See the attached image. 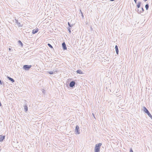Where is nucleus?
Masks as SVG:
<instances>
[{
    "label": "nucleus",
    "mask_w": 152,
    "mask_h": 152,
    "mask_svg": "<svg viewBox=\"0 0 152 152\" xmlns=\"http://www.w3.org/2000/svg\"><path fill=\"white\" fill-rule=\"evenodd\" d=\"M143 111L148 115V116L152 119V116L150 114L148 110L146 108V107L144 106L143 107Z\"/></svg>",
    "instance_id": "f03ea898"
},
{
    "label": "nucleus",
    "mask_w": 152,
    "mask_h": 152,
    "mask_svg": "<svg viewBox=\"0 0 152 152\" xmlns=\"http://www.w3.org/2000/svg\"><path fill=\"white\" fill-rule=\"evenodd\" d=\"M80 13H81V14H82V13H83V12L81 11V10H80Z\"/></svg>",
    "instance_id": "cd10ccee"
},
{
    "label": "nucleus",
    "mask_w": 152,
    "mask_h": 152,
    "mask_svg": "<svg viewBox=\"0 0 152 152\" xmlns=\"http://www.w3.org/2000/svg\"><path fill=\"white\" fill-rule=\"evenodd\" d=\"M68 25L69 26V27H72V26H73V25L72 24H71L70 23H69V22H68Z\"/></svg>",
    "instance_id": "6ab92c4d"
},
{
    "label": "nucleus",
    "mask_w": 152,
    "mask_h": 152,
    "mask_svg": "<svg viewBox=\"0 0 152 152\" xmlns=\"http://www.w3.org/2000/svg\"><path fill=\"white\" fill-rule=\"evenodd\" d=\"M48 73L50 75H53L54 74V72H53V71L49 72Z\"/></svg>",
    "instance_id": "aec40b11"
},
{
    "label": "nucleus",
    "mask_w": 152,
    "mask_h": 152,
    "mask_svg": "<svg viewBox=\"0 0 152 152\" xmlns=\"http://www.w3.org/2000/svg\"><path fill=\"white\" fill-rule=\"evenodd\" d=\"M76 72L77 73L80 74H83V72L82 71V70H80V69L77 70L76 71Z\"/></svg>",
    "instance_id": "2eb2a0df"
},
{
    "label": "nucleus",
    "mask_w": 152,
    "mask_h": 152,
    "mask_svg": "<svg viewBox=\"0 0 152 152\" xmlns=\"http://www.w3.org/2000/svg\"><path fill=\"white\" fill-rule=\"evenodd\" d=\"M134 1L135 3L136 4L137 3V0H134Z\"/></svg>",
    "instance_id": "b1692460"
},
{
    "label": "nucleus",
    "mask_w": 152,
    "mask_h": 152,
    "mask_svg": "<svg viewBox=\"0 0 152 152\" xmlns=\"http://www.w3.org/2000/svg\"><path fill=\"white\" fill-rule=\"evenodd\" d=\"M145 8L146 10H148L149 8V4H146L145 5Z\"/></svg>",
    "instance_id": "dca6fc26"
},
{
    "label": "nucleus",
    "mask_w": 152,
    "mask_h": 152,
    "mask_svg": "<svg viewBox=\"0 0 152 152\" xmlns=\"http://www.w3.org/2000/svg\"><path fill=\"white\" fill-rule=\"evenodd\" d=\"M62 46L64 50H66L67 49V47L65 42H64L62 43Z\"/></svg>",
    "instance_id": "0eeeda50"
},
{
    "label": "nucleus",
    "mask_w": 152,
    "mask_h": 152,
    "mask_svg": "<svg viewBox=\"0 0 152 152\" xmlns=\"http://www.w3.org/2000/svg\"><path fill=\"white\" fill-rule=\"evenodd\" d=\"M5 136L0 135V142L2 141L5 139Z\"/></svg>",
    "instance_id": "1a4fd4ad"
},
{
    "label": "nucleus",
    "mask_w": 152,
    "mask_h": 152,
    "mask_svg": "<svg viewBox=\"0 0 152 152\" xmlns=\"http://www.w3.org/2000/svg\"><path fill=\"white\" fill-rule=\"evenodd\" d=\"M75 133L76 134H80L79 127L78 125H76L75 129Z\"/></svg>",
    "instance_id": "39448f33"
},
{
    "label": "nucleus",
    "mask_w": 152,
    "mask_h": 152,
    "mask_svg": "<svg viewBox=\"0 0 152 152\" xmlns=\"http://www.w3.org/2000/svg\"><path fill=\"white\" fill-rule=\"evenodd\" d=\"M48 45L49 47H50V48H53V47L52 46L50 43H48L47 44Z\"/></svg>",
    "instance_id": "a211bd4d"
},
{
    "label": "nucleus",
    "mask_w": 152,
    "mask_h": 152,
    "mask_svg": "<svg viewBox=\"0 0 152 152\" xmlns=\"http://www.w3.org/2000/svg\"><path fill=\"white\" fill-rule=\"evenodd\" d=\"M141 3V2H140V1L138 2L137 3V9H138V8H140Z\"/></svg>",
    "instance_id": "4468645a"
},
{
    "label": "nucleus",
    "mask_w": 152,
    "mask_h": 152,
    "mask_svg": "<svg viewBox=\"0 0 152 152\" xmlns=\"http://www.w3.org/2000/svg\"><path fill=\"white\" fill-rule=\"evenodd\" d=\"M81 16L83 18V17H84V16H83V13H82L81 14Z\"/></svg>",
    "instance_id": "393cba45"
},
{
    "label": "nucleus",
    "mask_w": 152,
    "mask_h": 152,
    "mask_svg": "<svg viewBox=\"0 0 152 152\" xmlns=\"http://www.w3.org/2000/svg\"><path fill=\"white\" fill-rule=\"evenodd\" d=\"M115 48L116 53L117 55H118V46L117 45H116L115 46Z\"/></svg>",
    "instance_id": "9b49d317"
},
{
    "label": "nucleus",
    "mask_w": 152,
    "mask_h": 152,
    "mask_svg": "<svg viewBox=\"0 0 152 152\" xmlns=\"http://www.w3.org/2000/svg\"><path fill=\"white\" fill-rule=\"evenodd\" d=\"M31 67V65H25L23 66V69L26 70H28Z\"/></svg>",
    "instance_id": "20e7f679"
},
{
    "label": "nucleus",
    "mask_w": 152,
    "mask_h": 152,
    "mask_svg": "<svg viewBox=\"0 0 152 152\" xmlns=\"http://www.w3.org/2000/svg\"><path fill=\"white\" fill-rule=\"evenodd\" d=\"M75 82L74 81H72L70 82L69 84V86L70 87L73 88L74 87H75Z\"/></svg>",
    "instance_id": "423d86ee"
},
{
    "label": "nucleus",
    "mask_w": 152,
    "mask_h": 152,
    "mask_svg": "<svg viewBox=\"0 0 152 152\" xmlns=\"http://www.w3.org/2000/svg\"><path fill=\"white\" fill-rule=\"evenodd\" d=\"M80 13H81V14H82V13H83V12L81 11V10H80Z\"/></svg>",
    "instance_id": "bb28decb"
},
{
    "label": "nucleus",
    "mask_w": 152,
    "mask_h": 152,
    "mask_svg": "<svg viewBox=\"0 0 152 152\" xmlns=\"http://www.w3.org/2000/svg\"><path fill=\"white\" fill-rule=\"evenodd\" d=\"M7 78L8 79L11 81L12 83H13L15 81L14 80L9 77L7 76Z\"/></svg>",
    "instance_id": "f8f14e48"
},
{
    "label": "nucleus",
    "mask_w": 152,
    "mask_h": 152,
    "mask_svg": "<svg viewBox=\"0 0 152 152\" xmlns=\"http://www.w3.org/2000/svg\"><path fill=\"white\" fill-rule=\"evenodd\" d=\"M143 1H144L145 2L147 0H143Z\"/></svg>",
    "instance_id": "c85d7f7f"
},
{
    "label": "nucleus",
    "mask_w": 152,
    "mask_h": 152,
    "mask_svg": "<svg viewBox=\"0 0 152 152\" xmlns=\"http://www.w3.org/2000/svg\"><path fill=\"white\" fill-rule=\"evenodd\" d=\"M102 145V143H99L96 144L94 148V152H99L100 147Z\"/></svg>",
    "instance_id": "f257e3e1"
},
{
    "label": "nucleus",
    "mask_w": 152,
    "mask_h": 152,
    "mask_svg": "<svg viewBox=\"0 0 152 152\" xmlns=\"http://www.w3.org/2000/svg\"><path fill=\"white\" fill-rule=\"evenodd\" d=\"M18 42V43L20 44L22 47H23V44L22 43V42L20 40H19Z\"/></svg>",
    "instance_id": "f3484780"
},
{
    "label": "nucleus",
    "mask_w": 152,
    "mask_h": 152,
    "mask_svg": "<svg viewBox=\"0 0 152 152\" xmlns=\"http://www.w3.org/2000/svg\"><path fill=\"white\" fill-rule=\"evenodd\" d=\"M135 10L139 14H141V13L143 12L144 11V10L142 7L141 8H140L138 9H136Z\"/></svg>",
    "instance_id": "7ed1b4c3"
},
{
    "label": "nucleus",
    "mask_w": 152,
    "mask_h": 152,
    "mask_svg": "<svg viewBox=\"0 0 152 152\" xmlns=\"http://www.w3.org/2000/svg\"><path fill=\"white\" fill-rule=\"evenodd\" d=\"M39 31L38 28L36 29H34L32 30V33L33 34H35L37 33Z\"/></svg>",
    "instance_id": "9d476101"
},
{
    "label": "nucleus",
    "mask_w": 152,
    "mask_h": 152,
    "mask_svg": "<svg viewBox=\"0 0 152 152\" xmlns=\"http://www.w3.org/2000/svg\"><path fill=\"white\" fill-rule=\"evenodd\" d=\"M24 111L26 113H27L28 110V107L26 105L24 106Z\"/></svg>",
    "instance_id": "ddd939ff"
},
{
    "label": "nucleus",
    "mask_w": 152,
    "mask_h": 152,
    "mask_svg": "<svg viewBox=\"0 0 152 152\" xmlns=\"http://www.w3.org/2000/svg\"><path fill=\"white\" fill-rule=\"evenodd\" d=\"M53 72H54V74H55L57 72V71L56 70H53Z\"/></svg>",
    "instance_id": "412c9836"
},
{
    "label": "nucleus",
    "mask_w": 152,
    "mask_h": 152,
    "mask_svg": "<svg viewBox=\"0 0 152 152\" xmlns=\"http://www.w3.org/2000/svg\"><path fill=\"white\" fill-rule=\"evenodd\" d=\"M11 48H10V47H9V50L10 51V50H11Z\"/></svg>",
    "instance_id": "a878e982"
},
{
    "label": "nucleus",
    "mask_w": 152,
    "mask_h": 152,
    "mask_svg": "<svg viewBox=\"0 0 152 152\" xmlns=\"http://www.w3.org/2000/svg\"><path fill=\"white\" fill-rule=\"evenodd\" d=\"M130 152H133V150L132 149H131Z\"/></svg>",
    "instance_id": "5701e85b"
},
{
    "label": "nucleus",
    "mask_w": 152,
    "mask_h": 152,
    "mask_svg": "<svg viewBox=\"0 0 152 152\" xmlns=\"http://www.w3.org/2000/svg\"><path fill=\"white\" fill-rule=\"evenodd\" d=\"M14 22L15 23L17 24L19 27H21L22 26V25H21L20 24V23L18 22V20H17L16 19L15 20Z\"/></svg>",
    "instance_id": "6e6552de"
},
{
    "label": "nucleus",
    "mask_w": 152,
    "mask_h": 152,
    "mask_svg": "<svg viewBox=\"0 0 152 152\" xmlns=\"http://www.w3.org/2000/svg\"><path fill=\"white\" fill-rule=\"evenodd\" d=\"M68 30L69 32V33H71V31L70 30V28H69V29H68Z\"/></svg>",
    "instance_id": "4be33fe9"
}]
</instances>
